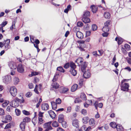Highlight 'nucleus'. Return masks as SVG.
Returning a JSON list of instances; mask_svg holds the SVG:
<instances>
[{
  "mask_svg": "<svg viewBox=\"0 0 131 131\" xmlns=\"http://www.w3.org/2000/svg\"><path fill=\"white\" fill-rule=\"evenodd\" d=\"M83 59L81 57L78 58L75 61L79 66H81V70L83 72H84L87 67L88 63L86 62H84Z\"/></svg>",
  "mask_w": 131,
  "mask_h": 131,
  "instance_id": "1",
  "label": "nucleus"
},
{
  "mask_svg": "<svg viewBox=\"0 0 131 131\" xmlns=\"http://www.w3.org/2000/svg\"><path fill=\"white\" fill-rule=\"evenodd\" d=\"M129 79H124L122 80V86L121 89L124 91H127L128 90V88L129 85L128 83H125V82H127L129 80Z\"/></svg>",
  "mask_w": 131,
  "mask_h": 131,
  "instance_id": "2",
  "label": "nucleus"
},
{
  "mask_svg": "<svg viewBox=\"0 0 131 131\" xmlns=\"http://www.w3.org/2000/svg\"><path fill=\"white\" fill-rule=\"evenodd\" d=\"M2 82L5 84H8L10 83L12 80L11 76L10 75L3 76L2 78Z\"/></svg>",
  "mask_w": 131,
  "mask_h": 131,
  "instance_id": "3",
  "label": "nucleus"
},
{
  "mask_svg": "<svg viewBox=\"0 0 131 131\" xmlns=\"http://www.w3.org/2000/svg\"><path fill=\"white\" fill-rule=\"evenodd\" d=\"M9 92L11 95L13 97L15 96L17 93V90L15 87L13 86L10 88Z\"/></svg>",
  "mask_w": 131,
  "mask_h": 131,
  "instance_id": "4",
  "label": "nucleus"
},
{
  "mask_svg": "<svg viewBox=\"0 0 131 131\" xmlns=\"http://www.w3.org/2000/svg\"><path fill=\"white\" fill-rule=\"evenodd\" d=\"M51 122H49L44 124L43 125V128L46 129L45 131H48L49 130L52 129V128L51 125Z\"/></svg>",
  "mask_w": 131,
  "mask_h": 131,
  "instance_id": "5",
  "label": "nucleus"
},
{
  "mask_svg": "<svg viewBox=\"0 0 131 131\" xmlns=\"http://www.w3.org/2000/svg\"><path fill=\"white\" fill-rule=\"evenodd\" d=\"M8 65L10 68L12 69H15L17 68L16 63L13 61L9 62Z\"/></svg>",
  "mask_w": 131,
  "mask_h": 131,
  "instance_id": "6",
  "label": "nucleus"
},
{
  "mask_svg": "<svg viewBox=\"0 0 131 131\" xmlns=\"http://www.w3.org/2000/svg\"><path fill=\"white\" fill-rule=\"evenodd\" d=\"M10 105L12 107L16 108L19 106V103L16 99L13 100L10 103Z\"/></svg>",
  "mask_w": 131,
  "mask_h": 131,
  "instance_id": "7",
  "label": "nucleus"
},
{
  "mask_svg": "<svg viewBox=\"0 0 131 131\" xmlns=\"http://www.w3.org/2000/svg\"><path fill=\"white\" fill-rule=\"evenodd\" d=\"M3 119L4 120L2 121L3 122L7 123L8 122L10 121L12 119V118L11 116L9 115H6L5 117H3Z\"/></svg>",
  "mask_w": 131,
  "mask_h": 131,
  "instance_id": "8",
  "label": "nucleus"
},
{
  "mask_svg": "<svg viewBox=\"0 0 131 131\" xmlns=\"http://www.w3.org/2000/svg\"><path fill=\"white\" fill-rule=\"evenodd\" d=\"M89 124L91 127H94L95 126V121L93 118H91L89 120Z\"/></svg>",
  "mask_w": 131,
  "mask_h": 131,
  "instance_id": "9",
  "label": "nucleus"
},
{
  "mask_svg": "<svg viewBox=\"0 0 131 131\" xmlns=\"http://www.w3.org/2000/svg\"><path fill=\"white\" fill-rule=\"evenodd\" d=\"M17 69L18 71L20 73H23L24 71V68L21 64H19L18 66Z\"/></svg>",
  "mask_w": 131,
  "mask_h": 131,
  "instance_id": "10",
  "label": "nucleus"
},
{
  "mask_svg": "<svg viewBox=\"0 0 131 131\" xmlns=\"http://www.w3.org/2000/svg\"><path fill=\"white\" fill-rule=\"evenodd\" d=\"M49 106L47 103H44L42 104L41 108L42 110L44 111H47L48 110Z\"/></svg>",
  "mask_w": 131,
  "mask_h": 131,
  "instance_id": "11",
  "label": "nucleus"
},
{
  "mask_svg": "<svg viewBox=\"0 0 131 131\" xmlns=\"http://www.w3.org/2000/svg\"><path fill=\"white\" fill-rule=\"evenodd\" d=\"M91 76V74L89 70H88L85 72L83 76L85 78H88Z\"/></svg>",
  "mask_w": 131,
  "mask_h": 131,
  "instance_id": "12",
  "label": "nucleus"
},
{
  "mask_svg": "<svg viewBox=\"0 0 131 131\" xmlns=\"http://www.w3.org/2000/svg\"><path fill=\"white\" fill-rule=\"evenodd\" d=\"M10 41L9 39H7L6 40L4 41V46H5L6 48L7 49H9V46L10 43Z\"/></svg>",
  "mask_w": 131,
  "mask_h": 131,
  "instance_id": "13",
  "label": "nucleus"
},
{
  "mask_svg": "<svg viewBox=\"0 0 131 131\" xmlns=\"http://www.w3.org/2000/svg\"><path fill=\"white\" fill-rule=\"evenodd\" d=\"M72 124L73 126L76 128L79 126V121L77 119L73 120L72 122Z\"/></svg>",
  "mask_w": 131,
  "mask_h": 131,
  "instance_id": "14",
  "label": "nucleus"
},
{
  "mask_svg": "<svg viewBox=\"0 0 131 131\" xmlns=\"http://www.w3.org/2000/svg\"><path fill=\"white\" fill-rule=\"evenodd\" d=\"M48 113L50 117L52 119L54 118L56 116V115L54 112L52 110L48 111Z\"/></svg>",
  "mask_w": 131,
  "mask_h": 131,
  "instance_id": "15",
  "label": "nucleus"
},
{
  "mask_svg": "<svg viewBox=\"0 0 131 131\" xmlns=\"http://www.w3.org/2000/svg\"><path fill=\"white\" fill-rule=\"evenodd\" d=\"M76 35L77 37L79 39H81L83 38V34L81 32L78 31L76 32Z\"/></svg>",
  "mask_w": 131,
  "mask_h": 131,
  "instance_id": "16",
  "label": "nucleus"
},
{
  "mask_svg": "<svg viewBox=\"0 0 131 131\" xmlns=\"http://www.w3.org/2000/svg\"><path fill=\"white\" fill-rule=\"evenodd\" d=\"M91 8L92 9V12L93 13H96L97 10V7L94 5H92L91 6Z\"/></svg>",
  "mask_w": 131,
  "mask_h": 131,
  "instance_id": "17",
  "label": "nucleus"
},
{
  "mask_svg": "<svg viewBox=\"0 0 131 131\" xmlns=\"http://www.w3.org/2000/svg\"><path fill=\"white\" fill-rule=\"evenodd\" d=\"M98 102L97 101H96L94 104V105L96 109H97V106L100 108H102L103 106V104L102 103H100L97 105Z\"/></svg>",
  "mask_w": 131,
  "mask_h": 131,
  "instance_id": "18",
  "label": "nucleus"
},
{
  "mask_svg": "<svg viewBox=\"0 0 131 131\" xmlns=\"http://www.w3.org/2000/svg\"><path fill=\"white\" fill-rule=\"evenodd\" d=\"M82 20L85 23H89L90 21V19L89 18L85 17H83L82 18Z\"/></svg>",
  "mask_w": 131,
  "mask_h": 131,
  "instance_id": "19",
  "label": "nucleus"
},
{
  "mask_svg": "<svg viewBox=\"0 0 131 131\" xmlns=\"http://www.w3.org/2000/svg\"><path fill=\"white\" fill-rule=\"evenodd\" d=\"M64 116L62 114H60L59 116L58 122L60 123L64 121Z\"/></svg>",
  "mask_w": 131,
  "mask_h": 131,
  "instance_id": "20",
  "label": "nucleus"
},
{
  "mask_svg": "<svg viewBox=\"0 0 131 131\" xmlns=\"http://www.w3.org/2000/svg\"><path fill=\"white\" fill-rule=\"evenodd\" d=\"M26 123L24 122H22L20 124V127L22 130H24L25 128Z\"/></svg>",
  "mask_w": 131,
  "mask_h": 131,
  "instance_id": "21",
  "label": "nucleus"
},
{
  "mask_svg": "<svg viewBox=\"0 0 131 131\" xmlns=\"http://www.w3.org/2000/svg\"><path fill=\"white\" fill-rule=\"evenodd\" d=\"M116 41L117 40V42L119 45L121 44L123 42V39L120 37H117L115 39Z\"/></svg>",
  "mask_w": 131,
  "mask_h": 131,
  "instance_id": "22",
  "label": "nucleus"
},
{
  "mask_svg": "<svg viewBox=\"0 0 131 131\" xmlns=\"http://www.w3.org/2000/svg\"><path fill=\"white\" fill-rule=\"evenodd\" d=\"M51 85L52 88L55 89L58 88L59 86V84L56 82H53Z\"/></svg>",
  "mask_w": 131,
  "mask_h": 131,
  "instance_id": "23",
  "label": "nucleus"
},
{
  "mask_svg": "<svg viewBox=\"0 0 131 131\" xmlns=\"http://www.w3.org/2000/svg\"><path fill=\"white\" fill-rule=\"evenodd\" d=\"M77 88L78 85L76 84H74L71 88V91L72 92L75 91L77 90Z\"/></svg>",
  "mask_w": 131,
  "mask_h": 131,
  "instance_id": "24",
  "label": "nucleus"
},
{
  "mask_svg": "<svg viewBox=\"0 0 131 131\" xmlns=\"http://www.w3.org/2000/svg\"><path fill=\"white\" fill-rule=\"evenodd\" d=\"M70 66L71 68L70 69H75L76 67V66L72 62H71L70 63Z\"/></svg>",
  "mask_w": 131,
  "mask_h": 131,
  "instance_id": "25",
  "label": "nucleus"
},
{
  "mask_svg": "<svg viewBox=\"0 0 131 131\" xmlns=\"http://www.w3.org/2000/svg\"><path fill=\"white\" fill-rule=\"evenodd\" d=\"M51 103L52 109L54 110H56L57 107V104L56 103H55L54 101H51Z\"/></svg>",
  "mask_w": 131,
  "mask_h": 131,
  "instance_id": "26",
  "label": "nucleus"
},
{
  "mask_svg": "<svg viewBox=\"0 0 131 131\" xmlns=\"http://www.w3.org/2000/svg\"><path fill=\"white\" fill-rule=\"evenodd\" d=\"M104 16L105 18L109 19L110 18L111 15L108 12H105L104 13Z\"/></svg>",
  "mask_w": 131,
  "mask_h": 131,
  "instance_id": "27",
  "label": "nucleus"
},
{
  "mask_svg": "<svg viewBox=\"0 0 131 131\" xmlns=\"http://www.w3.org/2000/svg\"><path fill=\"white\" fill-rule=\"evenodd\" d=\"M70 72L72 75L74 76H75L77 73V71L75 70V69H70Z\"/></svg>",
  "mask_w": 131,
  "mask_h": 131,
  "instance_id": "28",
  "label": "nucleus"
},
{
  "mask_svg": "<svg viewBox=\"0 0 131 131\" xmlns=\"http://www.w3.org/2000/svg\"><path fill=\"white\" fill-rule=\"evenodd\" d=\"M89 119V118L87 116H85L83 117L82 118V122L85 124H86L88 122V120Z\"/></svg>",
  "mask_w": 131,
  "mask_h": 131,
  "instance_id": "29",
  "label": "nucleus"
},
{
  "mask_svg": "<svg viewBox=\"0 0 131 131\" xmlns=\"http://www.w3.org/2000/svg\"><path fill=\"white\" fill-rule=\"evenodd\" d=\"M19 82V78L17 77H15L14 79V82L15 85L18 84Z\"/></svg>",
  "mask_w": 131,
  "mask_h": 131,
  "instance_id": "30",
  "label": "nucleus"
},
{
  "mask_svg": "<svg viewBox=\"0 0 131 131\" xmlns=\"http://www.w3.org/2000/svg\"><path fill=\"white\" fill-rule=\"evenodd\" d=\"M80 97L81 99L83 100H86V97L84 93H81V94Z\"/></svg>",
  "mask_w": 131,
  "mask_h": 131,
  "instance_id": "31",
  "label": "nucleus"
},
{
  "mask_svg": "<svg viewBox=\"0 0 131 131\" xmlns=\"http://www.w3.org/2000/svg\"><path fill=\"white\" fill-rule=\"evenodd\" d=\"M15 99L18 102H19L20 103H23L24 102V100L23 97L21 98V99H20L17 97H16Z\"/></svg>",
  "mask_w": 131,
  "mask_h": 131,
  "instance_id": "32",
  "label": "nucleus"
},
{
  "mask_svg": "<svg viewBox=\"0 0 131 131\" xmlns=\"http://www.w3.org/2000/svg\"><path fill=\"white\" fill-rule=\"evenodd\" d=\"M30 118L29 117H26L23 119V122H24L26 123L30 122Z\"/></svg>",
  "mask_w": 131,
  "mask_h": 131,
  "instance_id": "33",
  "label": "nucleus"
},
{
  "mask_svg": "<svg viewBox=\"0 0 131 131\" xmlns=\"http://www.w3.org/2000/svg\"><path fill=\"white\" fill-rule=\"evenodd\" d=\"M116 128L118 131H123V127L120 125H117Z\"/></svg>",
  "mask_w": 131,
  "mask_h": 131,
  "instance_id": "34",
  "label": "nucleus"
},
{
  "mask_svg": "<svg viewBox=\"0 0 131 131\" xmlns=\"http://www.w3.org/2000/svg\"><path fill=\"white\" fill-rule=\"evenodd\" d=\"M9 103V102L8 101L5 100L4 102V103L2 104V106L3 107H5L7 106Z\"/></svg>",
  "mask_w": 131,
  "mask_h": 131,
  "instance_id": "35",
  "label": "nucleus"
},
{
  "mask_svg": "<svg viewBox=\"0 0 131 131\" xmlns=\"http://www.w3.org/2000/svg\"><path fill=\"white\" fill-rule=\"evenodd\" d=\"M57 70L61 72L64 73L65 72V70L63 69V68L61 67H59L57 68Z\"/></svg>",
  "mask_w": 131,
  "mask_h": 131,
  "instance_id": "36",
  "label": "nucleus"
},
{
  "mask_svg": "<svg viewBox=\"0 0 131 131\" xmlns=\"http://www.w3.org/2000/svg\"><path fill=\"white\" fill-rule=\"evenodd\" d=\"M43 117H38V123L39 124L41 125L43 123Z\"/></svg>",
  "mask_w": 131,
  "mask_h": 131,
  "instance_id": "37",
  "label": "nucleus"
},
{
  "mask_svg": "<svg viewBox=\"0 0 131 131\" xmlns=\"http://www.w3.org/2000/svg\"><path fill=\"white\" fill-rule=\"evenodd\" d=\"M108 27L104 26L102 29V30L103 32H108L109 31Z\"/></svg>",
  "mask_w": 131,
  "mask_h": 131,
  "instance_id": "38",
  "label": "nucleus"
},
{
  "mask_svg": "<svg viewBox=\"0 0 131 131\" xmlns=\"http://www.w3.org/2000/svg\"><path fill=\"white\" fill-rule=\"evenodd\" d=\"M110 126L113 128H116L117 125H116L115 123L114 122H111L110 124Z\"/></svg>",
  "mask_w": 131,
  "mask_h": 131,
  "instance_id": "39",
  "label": "nucleus"
},
{
  "mask_svg": "<svg viewBox=\"0 0 131 131\" xmlns=\"http://www.w3.org/2000/svg\"><path fill=\"white\" fill-rule=\"evenodd\" d=\"M59 76V74L58 72H57L56 75L54 77V78L52 80V81L54 82L56 81L57 79L58 78Z\"/></svg>",
  "mask_w": 131,
  "mask_h": 131,
  "instance_id": "40",
  "label": "nucleus"
},
{
  "mask_svg": "<svg viewBox=\"0 0 131 131\" xmlns=\"http://www.w3.org/2000/svg\"><path fill=\"white\" fill-rule=\"evenodd\" d=\"M80 112L81 113L84 115H85L87 114L86 110L84 109H82Z\"/></svg>",
  "mask_w": 131,
  "mask_h": 131,
  "instance_id": "41",
  "label": "nucleus"
},
{
  "mask_svg": "<svg viewBox=\"0 0 131 131\" xmlns=\"http://www.w3.org/2000/svg\"><path fill=\"white\" fill-rule=\"evenodd\" d=\"M15 112L16 115L17 116H19L21 113V112L20 110L17 108L15 109Z\"/></svg>",
  "mask_w": 131,
  "mask_h": 131,
  "instance_id": "42",
  "label": "nucleus"
},
{
  "mask_svg": "<svg viewBox=\"0 0 131 131\" xmlns=\"http://www.w3.org/2000/svg\"><path fill=\"white\" fill-rule=\"evenodd\" d=\"M52 126L55 127H57L59 126L58 123L56 121L53 122L52 124Z\"/></svg>",
  "mask_w": 131,
  "mask_h": 131,
  "instance_id": "43",
  "label": "nucleus"
},
{
  "mask_svg": "<svg viewBox=\"0 0 131 131\" xmlns=\"http://www.w3.org/2000/svg\"><path fill=\"white\" fill-rule=\"evenodd\" d=\"M39 74H40V72L34 71L31 72V74L30 75H31V76H34L37 75Z\"/></svg>",
  "mask_w": 131,
  "mask_h": 131,
  "instance_id": "44",
  "label": "nucleus"
},
{
  "mask_svg": "<svg viewBox=\"0 0 131 131\" xmlns=\"http://www.w3.org/2000/svg\"><path fill=\"white\" fill-rule=\"evenodd\" d=\"M69 89L67 88H63L62 89V91L61 92L62 93H65L68 91Z\"/></svg>",
  "mask_w": 131,
  "mask_h": 131,
  "instance_id": "45",
  "label": "nucleus"
},
{
  "mask_svg": "<svg viewBox=\"0 0 131 131\" xmlns=\"http://www.w3.org/2000/svg\"><path fill=\"white\" fill-rule=\"evenodd\" d=\"M97 29V26L95 24H93L92 26V29L94 31L96 30Z\"/></svg>",
  "mask_w": 131,
  "mask_h": 131,
  "instance_id": "46",
  "label": "nucleus"
},
{
  "mask_svg": "<svg viewBox=\"0 0 131 131\" xmlns=\"http://www.w3.org/2000/svg\"><path fill=\"white\" fill-rule=\"evenodd\" d=\"M38 85L37 84H36V86L35 87V89H34V92L37 94H39V92L38 91Z\"/></svg>",
  "mask_w": 131,
  "mask_h": 131,
  "instance_id": "47",
  "label": "nucleus"
},
{
  "mask_svg": "<svg viewBox=\"0 0 131 131\" xmlns=\"http://www.w3.org/2000/svg\"><path fill=\"white\" fill-rule=\"evenodd\" d=\"M90 12L89 11H86L84 14L83 17H86L89 16Z\"/></svg>",
  "mask_w": 131,
  "mask_h": 131,
  "instance_id": "48",
  "label": "nucleus"
},
{
  "mask_svg": "<svg viewBox=\"0 0 131 131\" xmlns=\"http://www.w3.org/2000/svg\"><path fill=\"white\" fill-rule=\"evenodd\" d=\"M124 47L127 50H129L130 49V46L128 44H126L124 45Z\"/></svg>",
  "mask_w": 131,
  "mask_h": 131,
  "instance_id": "49",
  "label": "nucleus"
},
{
  "mask_svg": "<svg viewBox=\"0 0 131 131\" xmlns=\"http://www.w3.org/2000/svg\"><path fill=\"white\" fill-rule=\"evenodd\" d=\"M32 94L31 92H28L26 94V97H30L32 95Z\"/></svg>",
  "mask_w": 131,
  "mask_h": 131,
  "instance_id": "50",
  "label": "nucleus"
},
{
  "mask_svg": "<svg viewBox=\"0 0 131 131\" xmlns=\"http://www.w3.org/2000/svg\"><path fill=\"white\" fill-rule=\"evenodd\" d=\"M110 21L109 20L107 21L104 23V26L107 27H108V26L110 24Z\"/></svg>",
  "mask_w": 131,
  "mask_h": 131,
  "instance_id": "51",
  "label": "nucleus"
},
{
  "mask_svg": "<svg viewBox=\"0 0 131 131\" xmlns=\"http://www.w3.org/2000/svg\"><path fill=\"white\" fill-rule=\"evenodd\" d=\"M4 114V110L2 108H0V115H3Z\"/></svg>",
  "mask_w": 131,
  "mask_h": 131,
  "instance_id": "52",
  "label": "nucleus"
},
{
  "mask_svg": "<svg viewBox=\"0 0 131 131\" xmlns=\"http://www.w3.org/2000/svg\"><path fill=\"white\" fill-rule=\"evenodd\" d=\"M37 121V118H34L32 120V122L34 125H35Z\"/></svg>",
  "mask_w": 131,
  "mask_h": 131,
  "instance_id": "53",
  "label": "nucleus"
},
{
  "mask_svg": "<svg viewBox=\"0 0 131 131\" xmlns=\"http://www.w3.org/2000/svg\"><path fill=\"white\" fill-rule=\"evenodd\" d=\"M12 124L11 123H10L7 124L5 127V129H7L10 128L12 125Z\"/></svg>",
  "mask_w": 131,
  "mask_h": 131,
  "instance_id": "54",
  "label": "nucleus"
},
{
  "mask_svg": "<svg viewBox=\"0 0 131 131\" xmlns=\"http://www.w3.org/2000/svg\"><path fill=\"white\" fill-rule=\"evenodd\" d=\"M43 113H42L41 112H39L38 114V117H43Z\"/></svg>",
  "mask_w": 131,
  "mask_h": 131,
  "instance_id": "55",
  "label": "nucleus"
},
{
  "mask_svg": "<svg viewBox=\"0 0 131 131\" xmlns=\"http://www.w3.org/2000/svg\"><path fill=\"white\" fill-rule=\"evenodd\" d=\"M23 113L26 115H29L30 114V113L27 111L24 110L23 111Z\"/></svg>",
  "mask_w": 131,
  "mask_h": 131,
  "instance_id": "56",
  "label": "nucleus"
},
{
  "mask_svg": "<svg viewBox=\"0 0 131 131\" xmlns=\"http://www.w3.org/2000/svg\"><path fill=\"white\" fill-rule=\"evenodd\" d=\"M82 102L81 100L79 99H76L74 100V102L75 103H80Z\"/></svg>",
  "mask_w": 131,
  "mask_h": 131,
  "instance_id": "57",
  "label": "nucleus"
},
{
  "mask_svg": "<svg viewBox=\"0 0 131 131\" xmlns=\"http://www.w3.org/2000/svg\"><path fill=\"white\" fill-rule=\"evenodd\" d=\"M70 66V63H67L64 66V68L66 69H67Z\"/></svg>",
  "mask_w": 131,
  "mask_h": 131,
  "instance_id": "58",
  "label": "nucleus"
},
{
  "mask_svg": "<svg viewBox=\"0 0 131 131\" xmlns=\"http://www.w3.org/2000/svg\"><path fill=\"white\" fill-rule=\"evenodd\" d=\"M61 100L59 98H58L56 100V103L57 104H60L61 103Z\"/></svg>",
  "mask_w": 131,
  "mask_h": 131,
  "instance_id": "59",
  "label": "nucleus"
},
{
  "mask_svg": "<svg viewBox=\"0 0 131 131\" xmlns=\"http://www.w3.org/2000/svg\"><path fill=\"white\" fill-rule=\"evenodd\" d=\"M7 22L6 21L3 22L1 24V27H3L7 24Z\"/></svg>",
  "mask_w": 131,
  "mask_h": 131,
  "instance_id": "60",
  "label": "nucleus"
},
{
  "mask_svg": "<svg viewBox=\"0 0 131 131\" xmlns=\"http://www.w3.org/2000/svg\"><path fill=\"white\" fill-rule=\"evenodd\" d=\"M77 26L79 27H81L83 25V24L81 21H79L77 23Z\"/></svg>",
  "mask_w": 131,
  "mask_h": 131,
  "instance_id": "61",
  "label": "nucleus"
},
{
  "mask_svg": "<svg viewBox=\"0 0 131 131\" xmlns=\"http://www.w3.org/2000/svg\"><path fill=\"white\" fill-rule=\"evenodd\" d=\"M62 124V125L63 127H66L67 126L66 123V122L63 121V122L61 123Z\"/></svg>",
  "mask_w": 131,
  "mask_h": 131,
  "instance_id": "62",
  "label": "nucleus"
},
{
  "mask_svg": "<svg viewBox=\"0 0 131 131\" xmlns=\"http://www.w3.org/2000/svg\"><path fill=\"white\" fill-rule=\"evenodd\" d=\"M71 107L70 106H69L67 107V111H66V113H69L71 112Z\"/></svg>",
  "mask_w": 131,
  "mask_h": 131,
  "instance_id": "63",
  "label": "nucleus"
},
{
  "mask_svg": "<svg viewBox=\"0 0 131 131\" xmlns=\"http://www.w3.org/2000/svg\"><path fill=\"white\" fill-rule=\"evenodd\" d=\"M107 32H104V33H103L102 34V36L104 37H107L108 35V33Z\"/></svg>",
  "mask_w": 131,
  "mask_h": 131,
  "instance_id": "64",
  "label": "nucleus"
}]
</instances>
